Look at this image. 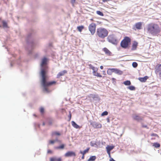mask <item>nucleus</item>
<instances>
[{
    "instance_id": "obj_33",
    "label": "nucleus",
    "mask_w": 161,
    "mask_h": 161,
    "mask_svg": "<svg viewBox=\"0 0 161 161\" xmlns=\"http://www.w3.org/2000/svg\"><path fill=\"white\" fill-rule=\"evenodd\" d=\"M89 149V148H88L86 149V150H85L84 151H83V155H84L86 153L88 152Z\"/></svg>"
},
{
    "instance_id": "obj_35",
    "label": "nucleus",
    "mask_w": 161,
    "mask_h": 161,
    "mask_svg": "<svg viewBox=\"0 0 161 161\" xmlns=\"http://www.w3.org/2000/svg\"><path fill=\"white\" fill-rule=\"evenodd\" d=\"M40 112L42 114H43V113H44V108L42 107H41L40 108Z\"/></svg>"
},
{
    "instance_id": "obj_31",
    "label": "nucleus",
    "mask_w": 161,
    "mask_h": 161,
    "mask_svg": "<svg viewBox=\"0 0 161 161\" xmlns=\"http://www.w3.org/2000/svg\"><path fill=\"white\" fill-rule=\"evenodd\" d=\"M137 64L136 62H134L132 63V66L134 68H136L137 66Z\"/></svg>"
},
{
    "instance_id": "obj_22",
    "label": "nucleus",
    "mask_w": 161,
    "mask_h": 161,
    "mask_svg": "<svg viewBox=\"0 0 161 161\" xmlns=\"http://www.w3.org/2000/svg\"><path fill=\"white\" fill-rule=\"evenodd\" d=\"M113 69H108L107 73L109 75H111L112 73L113 72Z\"/></svg>"
},
{
    "instance_id": "obj_29",
    "label": "nucleus",
    "mask_w": 161,
    "mask_h": 161,
    "mask_svg": "<svg viewBox=\"0 0 161 161\" xmlns=\"http://www.w3.org/2000/svg\"><path fill=\"white\" fill-rule=\"evenodd\" d=\"M97 13L99 15H100L101 16H103V14L99 11H97Z\"/></svg>"
},
{
    "instance_id": "obj_2",
    "label": "nucleus",
    "mask_w": 161,
    "mask_h": 161,
    "mask_svg": "<svg viewBox=\"0 0 161 161\" xmlns=\"http://www.w3.org/2000/svg\"><path fill=\"white\" fill-rule=\"evenodd\" d=\"M148 32L153 36H157L160 31V28L158 25L154 23H151L147 26Z\"/></svg>"
},
{
    "instance_id": "obj_20",
    "label": "nucleus",
    "mask_w": 161,
    "mask_h": 161,
    "mask_svg": "<svg viewBox=\"0 0 161 161\" xmlns=\"http://www.w3.org/2000/svg\"><path fill=\"white\" fill-rule=\"evenodd\" d=\"M72 126L75 128L77 129L79 127V126L77 125L74 121L72 122Z\"/></svg>"
},
{
    "instance_id": "obj_8",
    "label": "nucleus",
    "mask_w": 161,
    "mask_h": 161,
    "mask_svg": "<svg viewBox=\"0 0 161 161\" xmlns=\"http://www.w3.org/2000/svg\"><path fill=\"white\" fill-rule=\"evenodd\" d=\"M91 125L95 128L99 129L102 127V125L101 124L96 122H92Z\"/></svg>"
},
{
    "instance_id": "obj_32",
    "label": "nucleus",
    "mask_w": 161,
    "mask_h": 161,
    "mask_svg": "<svg viewBox=\"0 0 161 161\" xmlns=\"http://www.w3.org/2000/svg\"><path fill=\"white\" fill-rule=\"evenodd\" d=\"M108 114V112L107 111H104L103 112L102 114H101V115L102 116H103L104 115H106Z\"/></svg>"
},
{
    "instance_id": "obj_51",
    "label": "nucleus",
    "mask_w": 161,
    "mask_h": 161,
    "mask_svg": "<svg viewBox=\"0 0 161 161\" xmlns=\"http://www.w3.org/2000/svg\"><path fill=\"white\" fill-rule=\"evenodd\" d=\"M143 127H147V126L146 125H143Z\"/></svg>"
},
{
    "instance_id": "obj_50",
    "label": "nucleus",
    "mask_w": 161,
    "mask_h": 161,
    "mask_svg": "<svg viewBox=\"0 0 161 161\" xmlns=\"http://www.w3.org/2000/svg\"><path fill=\"white\" fill-rule=\"evenodd\" d=\"M152 136H157V135L156 134H152Z\"/></svg>"
},
{
    "instance_id": "obj_42",
    "label": "nucleus",
    "mask_w": 161,
    "mask_h": 161,
    "mask_svg": "<svg viewBox=\"0 0 161 161\" xmlns=\"http://www.w3.org/2000/svg\"><path fill=\"white\" fill-rule=\"evenodd\" d=\"M53 123V121L52 120H50L48 122V124L49 125H51Z\"/></svg>"
},
{
    "instance_id": "obj_53",
    "label": "nucleus",
    "mask_w": 161,
    "mask_h": 161,
    "mask_svg": "<svg viewBox=\"0 0 161 161\" xmlns=\"http://www.w3.org/2000/svg\"><path fill=\"white\" fill-rule=\"evenodd\" d=\"M31 53V52H29V53L30 54Z\"/></svg>"
},
{
    "instance_id": "obj_27",
    "label": "nucleus",
    "mask_w": 161,
    "mask_h": 161,
    "mask_svg": "<svg viewBox=\"0 0 161 161\" xmlns=\"http://www.w3.org/2000/svg\"><path fill=\"white\" fill-rule=\"evenodd\" d=\"M127 88L130 90H134L135 88L134 86H130L127 87Z\"/></svg>"
},
{
    "instance_id": "obj_52",
    "label": "nucleus",
    "mask_w": 161,
    "mask_h": 161,
    "mask_svg": "<svg viewBox=\"0 0 161 161\" xmlns=\"http://www.w3.org/2000/svg\"><path fill=\"white\" fill-rule=\"evenodd\" d=\"M69 117H70V118L71 117V114H70V115L69 116Z\"/></svg>"
},
{
    "instance_id": "obj_13",
    "label": "nucleus",
    "mask_w": 161,
    "mask_h": 161,
    "mask_svg": "<svg viewBox=\"0 0 161 161\" xmlns=\"http://www.w3.org/2000/svg\"><path fill=\"white\" fill-rule=\"evenodd\" d=\"M60 142V141L58 140V138H56L54 140H50L49 143V144H53L56 142Z\"/></svg>"
},
{
    "instance_id": "obj_39",
    "label": "nucleus",
    "mask_w": 161,
    "mask_h": 161,
    "mask_svg": "<svg viewBox=\"0 0 161 161\" xmlns=\"http://www.w3.org/2000/svg\"><path fill=\"white\" fill-rule=\"evenodd\" d=\"M97 77H102V75L99 73H97Z\"/></svg>"
},
{
    "instance_id": "obj_47",
    "label": "nucleus",
    "mask_w": 161,
    "mask_h": 161,
    "mask_svg": "<svg viewBox=\"0 0 161 161\" xmlns=\"http://www.w3.org/2000/svg\"><path fill=\"white\" fill-rule=\"evenodd\" d=\"M80 153L82 154V155H83V151H80Z\"/></svg>"
},
{
    "instance_id": "obj_48",
    "label": "nucleus",
    "mask_w": 161,
    "mask_h": 161,
    "mask_svg": "<svg viewBox=\"0 0 161 161\" xmlns=\"http://www.w3.org/2000/svg\"><path fill=\"white\" fill-rule=\"evenodd\" d=\"M51 150H48L47 151V153H51Z\"/></svg>"
},
{
    "instance_id": "obj_11",
    "label": "nucleus",
    "mask_w": 161,
    "mask_h": 161,
    "mask_svg": "<svg viewBox=\"0 0 161 161\" xmlns=\"http://www.w3.org/2000/svg\"><path fill=\"white\" fill-rule=\"evenodd\" d=\"M67 71L64 70L63 71L59 72L57 75V78H59L60 76L64 75L65 74L67 73Z\"/></svg>"
},
{
    "instance_id": "obj_9",
    "label": "nucleus",
    "mask_w": 161,
    "mask_h": 161,
    "mask_svg": "<svg viewBox=\"0 0 161 161\" xmlns=\"http://www.w3.org/2000/svg\"><path fill=\"white\" fill-rule=\"evenodd\" d=\"M76 154L75 152L73 151H69L66 153L64 154V156L66 157H75Z\"/></svg>"
},
{
    "instance_id": "obj_5",
    "label": "nucleus",
    "mask_w": 161,
    "mask_h": 161,
    "mask_svg": "<svg viewBox=\"0 0 161 161\" xmlns=\"http://www.w3.org/2000/svg\"><path fill=\"white\" fill-rule=\"evenodd\" d=\"M107 40L109 42L114 44H116L117 43L116 39L113 35H109L107 38Z\"/></svg>"
},
{
    "instance_id": "obj_23",
    "label": "nucleus",
    "mask_w": 161,
    "mask_h": 161,
    "mask_svg": "<svg viewBox=\"0 0 161 161\" xmlns=\"http://www.w3.org/2000/svg\"><path fill=\"white\" fill-rule=\"evenodd\" d=\"M96 159L95 156H91L89 159L88 160V161H94Z\"/></svg>"
},
{
    "instance_id": "obj_37",
    "label": "nucleus",
    "mask_w": 161,
    "mask_h": 161,
    "mask_svg": "<svg viewBox=\"0 0 161 161\" xmlns=\"http://www.w3.org/2000/svg\"><path fill=\"white\" fill-rule=\"evenodd\" d=\"M93 71L92 73L94 75L96 76H97V73H98L96 72V71Z\"/></svg>"
},
{
    "instance_id": "obj_17",
    "label": "nucleus",
    "mask_w": 161,
    "mask_h": 161,
    "mask_svg": "<svg viewBox=\"0 0 161 161\" xmlns=\"http://www.w3.org/2000/svg\"><path fill=\"white\" fill-rule=\"evenodd\" d=\"M103 50L106 54H107L108 55H110V54H111V53L107 48H104Z\"/></svg>"
},
{
    "instance_id": "obj_4",
    "label": "nucleus",
    "mask_w": 161,
    "mask_h": 161,
    "mask_svg": "<svg viewBox=\"0 0 161 161\" xmlns=\"http://www.w3.org/2000/svg\"><path fill=\"white\" fill-rule=\"evenodd\" d=\"M130 42V38L128 37H125L124 39L121 42V46L124 48H126L129 45V43Z\"/></svg>"
},
{
    "instance_id": "obj_38",
    "label": "nucleus",
    "mask_w": 161,
    "mask_h": 161,
    "mask_svg": "<svg viewBox=\"0 0 161 161\" xmlns=\"http://www.w3.org/2000/svg\"><path fill=\"white\" fill-rule=\"evenodd\" d=\"M54 134L56 135H60V134L59 133L57 132H55L53 133V135H54Z\"/></svg>"
},
{
    "instance_id": "obj_26",
    "label": "nucleus",
    "mask_w": 161,
    "mask_h": 161,
    "mask_svg": "<svg viewBox=\"0 0 161 161\" xmlns=\"http://www.w3.org/2000/svg\"><path fill=\"white\" fill-rule=\"evenodd\" d=\"M153 146H154L156 148H158L160 147V145L158 143H154L153 144Z\"/></svg>"
},
{
    "instance_id": "obj_7",
    "label": "nucleus",
    "mask_w": 161,
    "mask_h": 161,
    "mask_svg": "<svg viewBox=\"0 0 161 161\" xmlns=\"http://www.w3.org/2000/svg\"><path fill=\"white\" fill-rule=\"evenodd\" d=\"M155 72L161 78V64L157 65L155 68Z\"/></svg>"
},
{
    "instance_id": "obj_44",
    "label": "nucleus",
    "mask_w": 161,
    "mask_h": 161,
    "mask_svg": "<svg viewBox=\"0 0 161 161\" xmlns=\"http://www.w3.org/2000/svg\"><path fill=\"white\" fill-rule=\"evenodd\" d=\"M109 161H115L113 158H111V159H109Z\"/></svg>"
},
{
    "instance_id": "obj_56",
    "label": "nucleus",
    "mask_w": 161,
    "mask_h": 161,
    "mask_svg": "<svg viewBox=\"0 0 161 161\" xmlns=\"http://www.w3.org/2000/svg\"><path fill=\"white\" fill-rule=\"evenodd\" d=\"M1 27V25H0V27Z\"/></svg>"
},
{
    "instance_id": "obj_49",
    "label": "nucleus",
    "mask_w": 161,
    "mask_h": 161,
    "mask_svg": "<svg viewBox=\"0 0 161 161\" xmlns=\"http://www.w3.org/2000/svg\"><path fill=\"white\" fill-rule=\"evenodd\" d=\"M107 122H109V118H107Z\"/></svg>"
},
{
    "instance_id": "obj_24",
    "label": "nucleus",
    "mask_w": 161,
    "mask_h": 161,
    "mask_svg": "<svg viewBox=\"0 0 161 161\" xmlns=\"http://www.w3.org/2000/svg\"><path fill=\"white\" fill-rule=\"evenodd\" d=\"M123 84L125 85L129 86L130 85L131 83L130 80H126L124 81Z\"/></svg>"
},
{
    "instance_id": "obj_28",
    "label": "nucleus",
    "mask_w": 161,
    "mask_h": 161,
    "mask_svg": "<svg viewBox=\"0 0 161 161\" xmlns=\"http://www.w3.org/2000/svg\"><path fill=\"white\" fill-rule=\"evenodd\" d=\"M64 144H62L59 146H58L57 147V148L58 149H63L64 147Z\"/></svg>"
},
{
    "instance_id": "obj_30",
    "label": "nucleus",
    "mask_w": 161,
    "mask_h": 161,
    "mask_svg": "<svg viewBox=\"0 0 161 161\" xmlns=\"http://www.w3.org/2000/svg\"><path fill=\"white\" fill-rule=\"evenodd\" d=\"M89 97L91 98H92L93 99H94L96 97H97V96L93 95V94H90V95L89 96Z\"/></svg>"
},
{
    "instance_id": "obj_10",
    "label": "nucleus",
    "mask_w": 161,
    "mask_h": 161,
    "mask_svg": "<svg viewBox=\"0 0 161 161\" xmlns=\"http://www.w3.org/2000/svg\"><path fill=\"white\" fill-rule=\"evenodd\" d=\"M113 72H114L115 74H117L119 75H121L123 74L122 71L120 70L119 69L113 68Z\"/></svg>"
},
{
    "instance_id": "obj_34",
    "label": "nucleus",
    "mask_w": 161,
    "mask_h": 161,
    "mask_svg": "<svg viewBox=\"0 0 161 161\" xmlns=\"http://www.w3.org/2000/svg\"><path fill=\"white\" fill-rule=\"evenodd\" d=\"M55 161H61V159L60 158H57L56 157H54Z\"/></svg>"
},
{
    "instance_id": "obj_3",
    "label": "nucleus",
    "mask_w": 161,
    "mask_h": 161,
    "mask_svg": "<svg viewBox=\"0 0 161 161\" xmlns=\"http://www.w3.org/2000/svg\"><path fill=\"white\" fill-rule=\"evenodd\" d=\"M108 31L103 28H99L97 29V35L100 38H104L106 37L108 35Z\"/></svg>"
},
{
    "instance_id": "obj_46",
    "label": "nucleus",
    "mask_w": 161,
    "mask_h": 161,
    "mask_svg": "<svg viewBox=\"0 0 161 161\" xmlns=\"http://www.w3.org/2000/svg\"><path fill=\"white\" fill-rule=\"evenodd\" d=\"M82 155V157H81V158H82V159H83L84 158V155Z\"/></svg>"
},
{
    "instance_id": "obj_14",
    "label": "nucleus",
    "mask_w": 161,
    "mask_h": 161,
    "mask_svg": "<svg viewBox=\"0 0 161 161\" xmlns=\"http://www.w3.org/2000/svg\"><path fill=\"white\" fill-rule=\"evenodd\" d=\"M114 147V146H108L106 147L107 152H110Z\"/></svg>"
},
{
    "instance_id": "obj_18",
    "label": "nucleus",
    "mask_w": 161,
    "mask_h": 161,
    "mask_svg": "<svg viewBox=\"0 0 161 161\" xmlns=\"http://www.w3.org/2000/svg\"><path fill=\"white\" fill-rule=\"evenodd\" d=\"M88 66L89 68L92 69V70L93 71L97 70V68L95 67H94L91 64H89Z\"/></svg>"
},
{
    "instance_id": "obj_43",
    "label": "nucleus",
    "mask_w": 161,
    "mask_h": 161,
    "mask_svg": "<svg viewBox=\"0 0 161 161\" xmlns=\"http://www.w3.org/2000/svg\"><path fill=\"white\" fill-rule=\"evenodd\" d=\"M75 0H71V2L72 4H74L75 2Z\"/></svg>"
},
{
    "instance_id": "obj_36",
    "label": "nucleus",
    "mask_w": 161,
    "mask_h": 161,
    "mask_svg": "<svg viewBox=\"0 0 161 161\" xmlns=\"http://www.w3.org/2000/svg\"><path fill=\"white\" fill-rule=\"evenodd\" d=\"M90 145L92 147H94L96 145V143L93 142H91L90 143Z\"/></svg>"
},
{
    "instance_id": "obj_16",
    "label": "nucleus",
    "mask_w": 161,
    "mask_h": 161,
    "mask_svg": "<svg viewBox=\"0 0 161 161\" xmlns=\"http://www.w3.org/2000/svg\"><path fill=\"white\" fill-rule=\"evenodd\" d=\"M134 119L137 121H140L142 119V118L138 115H135L133 117Z\"/></svg>"
},
{
    "instance_id": "obj_12",
    "label": "nucleus",
    "mask_w": 161,
    "mask_h": 161,
    "mask_svg": "<svg viewBox=\"0 0 161 161\" xmlns=\"http://www.w3.org/2000/svg\"><path fill=\"white\" fill-rule=\"evenodd\" d=\"M137 43L136 42H134L132 44V47L131 50H134L136 48L137 46Z\"/></svg>"
},
{
    "instance_id": "obj_54",
    "label": "nucleus",
    "mask_w": 161,
    "mask_h": 161,
    "mask_svg": "<svg viewBox=\"0 0 161 161\" xmlns=\"http://www.w3.org/2000/svg\"><path fill=\"white\" fill-rule=\"evenodd\" d=\"M43 125H45V123H43Z\"/></svg>"
},
{
    "instance_id": "obj_19",
    "label": "nucleus",
    "mask_w": 161,
    "mask_h": 161,
    "mask_svg": "<svg viewBox=\"0 0 161 161\" xmlns=\"http://www.w3.org/2000/svg\"><path fill=\"white\" fill-rule=\"evenodd\" d=\"M147 76H146L143 78H139V79L141 82H145L147 79Z\"/></svg>"
},
{
    "instance_id": "obj_40",
    "label": "nucleus",
    "mask_w": 161,
    "mask_h": 161,
    "mask_svg": "<svg viewBox=\"0 0 161 161\" xmlns=\"http://www.w3.org/2000/svg\"><path fill=\"white\" fill-rule=\"evenodd\" d=\"M50 161H55L54 157H53V158H50Z\"/></svg>"
},
{
    "instance_id": "obj_15",
    "label": "nucleus",
    "mask_w": 161,
    "mask_h": 161,
    "mask_svg": "<svg viewBox=\"0 0 161 161\" xmlns=\"http://www.w3.org/2000/svg\"><path fill=\"white\" fill-rule=\"evenodd\" d=\"M142 24L141 22H138L135 24V26L136 29H140L142 27Z\"/></svg>"
},
{
    "instance_id": "obj_6",
    "label": "nucleus",
    "mask_w": 161,
    "mask_h": 161,
    "mask_svg": "<svg viewBox=\"0 0 161 161\" xmlns=\"http://www.w3.org/2000/svg\"><path fill=\"white\" fill-rule=\"evenodd\" d=\"M89 30L91 34L93 35L95 32L96 25L94 23L91 24L89 26Z\"/></svg>"
},
{
    "instance_id": "obj_55",
    "label": "nucleus",
    "mask_w": 161,
    "mask_h": 161,
    "mask_svg": "<svg viewBox=\"0 0 161 161\" xmlns=\"http://www.w3.org/2000/svg\"><path fill=\"white\" fill-rule=\"evenodd\" d=\"M34 116H36V115H35V114H34Z\"/></svg>"
},
{
    "instance_id": "obj_25",
    "label": "nucleus",
    "mask_w": 161,
    "mask_h": 161,
    "mask_svg": "<svg viewBox=\"0 0 161 161\" xmlns=\"http://www.w3.org/2000/svg\"><path fill=\"white\" fill-rule=\"evenodd\" d=\"M84 26H79L77 27V29L79 31L81 32L82 30L84 29Z\"/></svg>"
},
{
    "instance_id": "obj_45",
    "label": "nucleus",
    "mask_w": 161,
    "mask_h": 161,
    "mask_svg": "<svg viewBox=\"0 0 161 161\" xmlns=\"http://www.w3.org/2000/svg\"><path fill=\"white\" fill-rule=\"evenodd\" d=\"M100 68L101 69H103V66H101L100 67Z\"/></svg>"
},
{
    "instance_id": "obj_21",
    "label": "nucleus",
    "mask_w": 161,
    "mask_h": 161,
    "mask_svg": "<svg viewBox=\"0 0 161 161\" xmlns=\"http://www.w3.org/2000/svg\"><path fill=\"white\" fill-rule=\"evenodd\" d=\"M2 23L3 25V27L4 28L6 29L8 28V26L6 22L4 21H2Z\"/></svg>"
},
{
    "instance_id": "obj_1",
    "label": "nucleus",
    "mask_w": 161,
    "mask_h": 161,
    "mask_svg": "<svg viewBox=\"0 0 161 161\" xmlns=\"http://www.w3.org/2000/svg\"><path fill=\"white\" fill-rule=\"evenodd\" d=\"M47 59L45 58L42 59L40 65V76L41 78V84L43 88V91L46 92H48L49 91L47 87L54 84L56 83L55 81L50 82H47V76L46 75L47 72Z\"/></svg>"
},
{
    "instance_id": "obj_41",
    "label": "nucleus",
    "mask_w": 161,
    "mask_h": 161,
    "mask_svg": "<svg viewBox=\"0 0 161 161\" xmlns=\"http://www.w3.org/2000/svg\"><path fill=\"white\" fill-rule=\"evenodd\" d=\"M107 153L108 155V156H109V157L110 158V159H111V158H112L111 157V156L110 155V152H107Z\"/></svg>"
}]
</instances>
